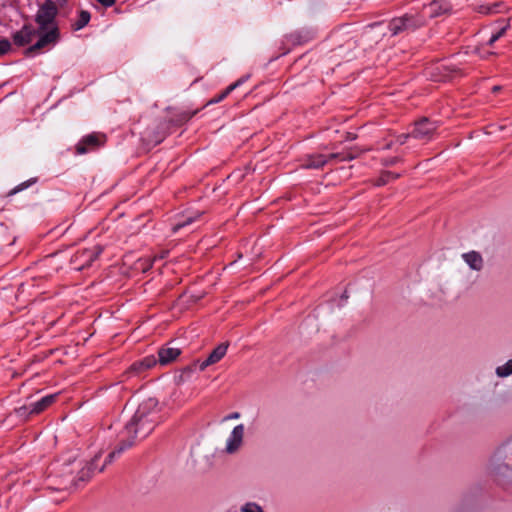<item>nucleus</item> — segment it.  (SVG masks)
<instances>
[{
  "instance_id": "1",
  "label": "nucleus",
  "mask_w": 512,
  "mask_h": 512,
  "mask_svg": "<svg viewBox=\"0 0 512 512\" xmlns=\"http://www.w3.org/2000/svg\"><path fill=\"white\" fill-rule=\"evenodd\" d=\"M161 421V406L156 398L147 397L139 402L119 434L118 447L108 455L105 464L112 462L116 456L131 447L137 439L147 437Z\"/></svg>"
},
{
  "instance_id": "2",
  "label": "nucleus",
  "mask_w": 512,
  "mask_h": 512,
  "mask_svg": "<svg viewBox=\"0 0 512 512\" xmlns=\"http://www.w3.org/2000/svg\"><path fill=\"white\" fill-rule=\"evenodd\" d=\"M58 14V8L52 0H46L38 9L35 21L40 31H44L55 25V18Z\"/></svg>"
},
{
  "instance_id": "3",
  "label": "nucleus",
  "mask_w": 512,
  "mask_h": 512,
  "mask_svg": "<svg viewBox=\"0 0 512 512\" xmlns=\"http://www.w3.org/2000/svg\"><path fill=\"white\" fill-rule=\"evenodd\" d=\"M37 35L39 36V39L34 45L26 49L27 55L32 54L36 50L43 49L46 46L54 45L59 39V30L57 26H52L42 32L38 28Z\"/></svg>"
},
{
  "instance_id": "4",
  "label": "nucleus",
  "mask_w": 512,
  "mask_h": 512,
  "mask_svg": "<svg viewBox=\"0 0 512 512\" xmlns=\"http://www.w3.org/2000/svg\"><path fill=\"white\" fill-rule=\"evenodd\" d=\"M423 22V19L405 15L391 20L388 24V29L391 32V35L394 36L403 31L414 30L421 26Z\"/></svg>"
},
{
  "instance_id": "5",
  "label": "nucleus",
  "mask_w": 512,
  "mask_h": 512,
  "mask_svg": "<svg viewBox=\"0 0 512 512\" xmlns=\"http://www.w3.org/2000/svg\"><path fill=\"white\" fill-rule=\"evenodd\" d=\"M439 123L428 118H422L415 123V128L411 133L412 137L419 140L429 141L432 139Z\"/></svg>"
},
{
  "instance_id": "6",
  "label": "nucleus",
  "mask_w": 512,
  "mask_h": 512,
  "mask_svg": "<svg viewBox=\"0 0 512 512\" xmlns=\"http://www.w3.org/2000/svg\"><path fill=\"white\" fill-rule=\"evenodd\" d=\"M105 142V135L93 133L86 135L76 146L77 154H85L100 147Z\"/></svg>"
},
{
  "instance_id": "7",
  "label": "nucleus",
  "mask_w": 512,
  "mask_h": 512,
  "mask_svg": "<svg viewBox=\"0 0 512 512\" xmlns=\"http://www.w3.org/2000/svg\"><path fill=\"white\" fill-rule=\"evenodd\" d=\"M245 427L243 424L236 425L229 434L224 451L227 454L236 453L243 444Z\"/></svg>"
},
{
  "instance_id": "8",
  "label": "nucleus",
  "mask_w": 512,
  "mask_h": 512,
  "mask_svg": "<svg viewBox=\"0 0 512 512\" xmlns=\"http://www.w3.org/2000/svg\"><path fill=\"white\" fill-rule=\"evenodd\" d=\"M228 349V343L219 344L204 361H196L195 367H198L200 371H204L208 366L219 362L226 354Z\"/></svg>"
},
{
  "instance_id": "9",
  "label": "nucleus",
  "mask_w": 512,
  "mask_h": 512,
  "mask_svg": "<svg viewBox=\"0 0 512 512\" xmlns=\"http://www.w3.org/2000/svg\"><path fill=\"white\" fill-rule=\"evenodd\" d=\"M339 153H331L329 155L324 154H312L307 157L303 167L307 169H319L322 168L328 162L338 158Z\"/></svg>"
},
{
  "instance_id": "10",
  "label": "nucleus",
  "mask_w": 512,
  "mask_h": 512,
  "mask_svg": "<svg viewBox=\"0 0 512 512\" xmlns=\"http://www.w3.org/2000/svg\"><path fill=\"white\" fill-rule=\"evenodd\" d=\"M180 354L181 349L169 343L158 350L157 363H159L162 366L168 365L171 362L175 361Z\"/></svg>"
},
{
  "instance_id": "11",
  "label": "nucleus",
  "mask_w": 512,
  "mask_h": 512,
  "mask_svg": "<svg viewBox=\"0 0 512 512\" xmlns=\"http://www.w3.org/2000/svg\"><path fill=\"white\" fill-rule=\"evenodd\" d=\"M37 36V30L31 25H24L22 29L15 32L13 35L14 43L18 46H24Z\"/></svg>"
},
{
  "instance_id": "12",
  "label": "nucleus",
  "mask_w": 512,
  "mask_h": 512,
  "mask_svg": "<svg viewBox=\"0 0 512 512\" xmlns=\"http://www.w3.org/2000/svg\"><path fill=\"white\" fill-rule=\"evenodd\" d=\"M157 364V359L153 355H149L144 357L141 360H138L134 362L127 373L133 374V375H140L143 372L153 368Z\"/></svg>"
},
{
  "instance_id": "13",
  "label": "nucleus",
  "mask_w": 512,
  "mask_h": 512,
  "mask_svg": "<svg viewBox=\"0 0 512 512\" xmlns=\"http://www.w3.org/2000/svg\"><path fill=\"white\" fill-rule=\"evenodd\" d=\"M102 247L100 246H94L91 249H85L81 252H79L76 255V261L81 262V266L79 269H82L84 267H88L92 264V262L97 259V257L101 254Z\"/></svg>"
},
{
  "instance_id": "14",
  "label": "nucleus",
  "mask_w": 512,
  "mask_h": 512,
  "mask_svg": "<svg viewBox=\"0 0 512 512\" xmlns=\"http://www.w3.org/2000/svg\"><path fill=\"white\" fill-rule=\"evenodd\" d=\"M462 259L474 271H481L484 266V261L479 252L469 251L462 254Z\"/></svg>"
},
{
  "instance_id": "15",
  "label": "nucleus",
  "mask_w": 512,
  "mask_h": 512,
  "mask_svg": "<svg viewBox=\"0 0 512 512\" xmlns=\"http://www.w3.org/2000/svg\"><path fill=\"white\" fill-rule=\"evenodd\" d=\"M98 459V456H95V458L86 466L81 469V471L78 473L77 480L73 479V485L77 487L79 485V482H85L87 481L92 473L97 470V467L95 465V461ZM104 469V465L98 469L99 472H101Z\"/></svg>"
},
{
  "instance_id": "16",
  "label": "nucleus",
  "mask_w": 512,
  "mask_h": 512,
  "mask_svg": "<svg viewBox=\"0 0 512 512\" xmlns=\"http://www.w3.org/2000/svg\"><path fill=\"white\" fill-rule=\"evenodd\" d=\"M449 9V5L445 0H434L427 7H425V13L430 17H437Z\"/></svg>"
},
{
  "instance_id": "17",
  "label": "nucleus",
  "mask_w": 512,
  "mask_h": 512,
  "mask_svg": "<svg viewBox=\"0 0 512 512\" xmlns=\"http://www.w3.org/2000/svg\"><path fill=\"white\" fill-rule=\"evenodd\" d=\"M57 398V394H50L42 397L40 400L35 401L29 405L30 413H40L49 407Z\"/></svg>"
},
{
  "instance_id": "18",
  "label": "nucleus",
  "mask_w": 512,
  "mask_h": 512,
  "mask_svg": "<svg viewBox=\"0 0 512 512\" xmlns=\"http://www.w3.org/2000/svg\"><path fill=\"white\" fill-rule=\"evenodd\" d=\"M510 463H494L491 465V472L496 476L508 477L512 474V460H509Z\"/></svg>"
},
{
  "instance_id": "19",
  "label": "nucleus",
  "mask_w": 512,
  "mask_h": 512,
  "mask_svg": "<svg viewBox=\"0 0 512 512\" xmlns=\"http://www.w3.org/2000/svg\"><path fill=\"white\" fill-rule=\"evenodd\" d=\"M90 13L88 11L82 10L79 13L78 19L72 24V27L75 31L81 30L84 28L90 21Z\"/></svg>"
},
{
  "instance_id": "20",
  "label": "nucleus",
  "mask_w": 512,
  "mask_h": 512,
  "mask_svg": "<svg viewBox=\"0 0 512 512\" xmlns=\"http://www.w3.org/2000/svg\"><path fill=\"white\" fill-rule=\"evenodd\" d=\"M495 374L499 378H506L512 375V359H509L502 365H499L495 369Z\"/></svg>"
},
{
  "instance_id": "21",
  "label": "nucleus",
  "mask_w": 512,
  "mask_h": 512,
  "mask_svg": "<svg viewBox=\"0 0 512 512\" xmlns=\"http://www.w3.org/2000/svg\"><path fill=\"white\" fill-rule=\"evenodd\" d=\"M290 38L294 44H301L312 38L310 31H297L290 35Z\"/></svg>"
},
{
  "instance_id": "22",
  "label": "nucleus",
  "mask_w": 512,
  "mask_h": 512,
  "mask_svg": "<svg viewBox=\"0 0 512 512\" xmlns=\"http://www.w3.org/2000/svg\"><path fill=\"white\" fill-rule=\"evenodd\" d=\"M501 4L500 3H494V4H483L478 7V12L482 14H495L499 13Z\"/></svg>"
},
{
  "instance_id": "23",
  "label": "nucleus",
  "mask_w": 512,
  "mask_h": 512,
  "mask_svg": "<svg viewBox=\"0 0 512 512\" xmlns=\"http://www.w3.org/2000/svg\"><path fill=\"white\" fill-rule=\"evenodd\" d=\"M239 512H264V509L258 503L249 501L241 505Z\"/></svg>"
},
{
  "instance_id": "24",
  "label": "nucleus",
  "mask_w": 512,
  "mask_h": 512,
  "mask_svg": "<svg viewBox=\"0 0 512 512\" xmlns=\"http://www.w3.org/2000/svg\"><path fill=\"white\" fill-rule=\"evenodd\" d=\"M509 26H510L509 23H507L505 26L500 28L496 33L492 34V36L490 37V39L487 42V45L492 46L497 40H499L502 36H504L506 31L508 30Z\"/></svg>"
},
{
  "instance_id": "25",
  "label": "nucleus",
  "mask_w": 512,
  "mask_h": 512,
  "mask_svg": "<svg viewBox=\"0 0 512 512\" xmlns=\"http://www.w3.org/2000/svg\"><path fill=\"white\" fill-rule=\"evenodd\" d=\"M199 217V214L195 215V216H189L187 217L185 220L181 221V222H178L177 224H175L172 228L173 232H177L179 231L181 228L187 226V225H190L191 223H193L197 218Z\"/></svg>"
},
{
  "instance_id": "26",
  "label": "nucleus",
  "mask_w": 512,
  "mask_h": 512,
  "mask_svg": "<svg viewBox=\"0 0 512 512\" xmlns=\"http://www.w3.org/2000/svg\"><path fill=\"white\" fill-rule=\"evenodd\" d=\"M399 177V174L392 173V172H385L381 175V177L378 180V185H385L388 183L391 179H396Z\"/></svg>"
},
{
  "instance_id": "27",
  "label": "nucleus",
  "mask_w": 512,
  "mask_h": 512,
  "mask_svg": "<svg viewBox=\"0 0 512 512\" xmlns=\"http://www.w3.org/2000/svg\"><path fill=\"white\" fill-rule=\"evenodd\" d=\"M11 48V44L7 39L0 40V55L7 53Z\"/></svg>"
},
{
  "instance_id": "28",
  "label": "nucleus",
  "mask_w": 512,
  "mask_h": 512,
  "mask_svg": "<svg viewBox=\"0 0 512 512\" xmlns=\"http://www.w3.org/2000/svg\"><path fill=\"white\" fill-rule=\"evenodd\" d=\"M399 161H400V158H398V157H389V158H385L383 160V165L392 166V165H395L396 163H398Z\"/></svg>"
},
{
  "instance_id": "29",
  "label": "nucleus",
  "mask_w": 512,
  "mask_h": 512,
  "mask_svg": "<svg viewBox=\"0 0 512 512\" xmlns=\"http://www.w3.org/2000/svg\"><path fill=\"white\" fill-rule=\"evenodd\" d=\"M340 156L338 158H336L335 160H340V161H351L355 158V156L351 153H347L345 155L339 153Z\"/></svg>"
},
{
  "instance_id": "30",
  "label": "nucleus",
  "mask_w": 512,
  "mask_h": 512,
  "mask_svg": "<svg viewBox=\"0 0 512 512\" xmlns=\"http://www.w3.org/2000/svg\"><path fill=\"white\" fill-rule=\"evenodd\" d=\"M237 87H239V83H233L229 85L222 94H225V97H227L233 90H235Z\"/></svg>"
},
{
  "instance_id": "31",
  "label": "nucleus",
  "mask_w": 512,
  "mask_h": 512,
  "mask_svg": "<svg viewBox=\"0 0 512 512\" xmlns=\"http://www.w3.org/2000/svg\"><path fill=\"white\" fill-rule=\"evenodd\" d=\"M409 137H412V135H411V134H409V133H407V134H401V135H399V136L397 137V142H398L400 145H403V144L407 141V139H408Z\"/></svg>"
},
{
  "instance_id": "32",
  "label": "nucleus",
  "mask_w": 512,
  "mask_h": 512,
  "mask_svg": "<svg viewBox=\"0 0 512 512\" xmlns=\"http://www.w3.org/2000/svg\"><path fill=\"white\" fill-rule=\"evenodd\" d=\"M225 98H226V97H225V94H222V93H221V94H220V95H218L217 97H215V98L211 99V100L209 101V103H208V104H216V103H219V102H221L222 100H224Z\"/></svg>"
},
{
  "instance_id": "33",
  "label": "nucleus",
  "mask_w": 512,
  "mask_h": 512,
  "mask_svg": "<svg viewBox=\"0 0 512 512\" xmlns=\"http://www.w3.org/2000/svg\"><path fill=\"white\" fill-rule=\"evenodd\" d=\"M96 1L99 2L100 4H102L105 7H111L115 3V0H96Z\"/></svg>"
},
{
  "instance_id": "34",
  "label": "nucleus",
  "mask_w": 512,
  "mask_h": 512,
  "mask_svg": "<svg viewBox=\"0 0 512 512\" xmlns=\"http://www.w3.org/2000/svg\"><path fill=\"white\" fill-rule=\"evenodd\" d=\"M239 417H240V413L233 412V413L229 414L228 416H226V420L238 419Z\"/></svg>"
},
{
  "instance_id": "35",
  "label": "nucleus",
  "mask_w": 512,
  "mask_h": 512,
  "mask_svg": "<svg viewBox=\"0 0 512 512\" xmlns=\"http://www.w3.org/2000/svg\"><path fill=\"white\" fill-rule=\"evenodd\" d=\"M30 183H22L21 185H19V187L17 188V191H20V190H23L25 188H27L29 186Z\"/></svg>"
},
{
  "instance_id": "36",
  "label": "nucleus",
  "mask_w": 512,
  "mask_h": 512,
  "mask_svg": "<svg viewBox=\"0 0 512 512\" xmlns=\"http://www.w3.org/2000/svg\"><path fill=\"white\" fill-rule=\"evenodd\" d=\"M247 77H242L239 80H237L235 83H239V86L242 85L246 81Z\"/></svg>"
},
{
  "instance_id": "37",
  "label": "nucleus",
  "mask_w": 512,
  "mask_h": 512,
  "mask_svg": "<svg viewBox=\"0 0 512 512\" xmlns=\"http://www.w3.org/2000/svg\"><path fill=\"white\" fill-rule=\"evenodd\" d=\"M164 257H165V253H161L158 256L154 257V261L157 260V259H163Z\"/></svg>"
},
{
  "instance_id": "38",
  "label": "nucleus",
  "mask_w": 512,
  "mask_h": 512,
  "mask_svg": "<svg viewBox=\"0 0 512 512\" xmlns=\"http://www.w3.org/2000/svg\"><path fill=\"white\" fill-rule=\"evenodd\" d=\"M500 89H501L500 86H494L492 90H493V92H498Z\"/></svg>"
},
{
  "instance_id": "39",
  "label": "nucleus",
  "mask_w": 512,
  "mask_h": 512,
  "mask_svg": "<svg viewBox=\"0 0 512 512\" xmlns=\"http://www.w3.org/2000/svg\"><path fill=\"white\" fill-rule=\"evenodd\" d=\"M381 24L380 23H375L373 25H371L370 27L373 29V28H377V27H380Z\"/></svg>"
},
{
  "instance_id": "40",
  "label": "nucleus",
  "mask_w": 512,
  "mask_h": 512,
  "mask_svg": "<svg viewBox=\"0 0 512 512\" xmlns=\"http://www.w3.org/2000/svg\"><path fill=\"white\" fill-rule=\"evenodd\" d=\"M389 148H391V143H390V144H387V145L385 146V149H389Z\"/></svg>"
}]
</instances>
